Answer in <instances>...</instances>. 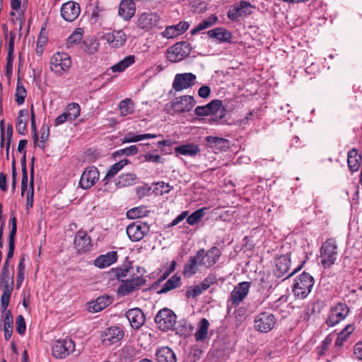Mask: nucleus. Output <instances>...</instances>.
I'll return each mask as SVG.
<instances>
[{
    "label": "nucleus",
    "instance_id": "45",
    "mask_svg": "<svg viewBox=\"0 0 362 362\" xmlns=\"http://www.w3.org/2000/svg\"><path fill=\"white\" fill-rule=\"evenodd\" d=\"M119 108L122 116H127L134 112V104L129 98H126L119 103Z\"/></svg>",
    "mask_w": 362,
    "mask_h": 362
},
{
    "label": "nucleus",
    "instance_id": "61",
    "mask_svg": "<svg viewBox=\"0 0 362 362\" xmlns=\"http://www.w3.org/2000/svg\"><path fill=\"white\" fill-rule=\"evenodd\" d=\"M40 130H41L40 143H45L49 139V127H47L46 125H43L41 127Z\"/></svg>",
    "mask_w": 362,
    "mask_h": 362
},
{
    "label": "nucleus",
    "instance_id": "43",
    "mask_svg": "<svg viewBox=\"0 0 362 362\" xmlns=\"http://www.w3.org/2000/svg\"><path fill=\"white\" fill-rule=\"evenodd\" d=\"M180 280L181 279L179 276L177 274L173 275L165 283L160 290L158 291L157 293L158 294L165 293L174 288H177L180 284Z\"/></svg>",
    "mask_w": 362,
    "mask_h": 362
},
{
    "label": "nucleus",
    "instance_id": "53",
    "mask_svg": "<svg viewBox=\"0 0 362 362\" xmlns=\"http://www.w3.org/2000/svg\"><path fill=\"white\" fill-rule=\"evenodd\" d=\"M24 269H25L24 258H22L18 264V274H17V279H16L17 288H19L21 286L22 283L24 280Z\"/></svg>",
    "mask_w": 362,
    "mask_h": 362
},
{
    "label": "nucleus",
    "instance_id": "42",
    "mask_svg": "<svg viewBox=\"0 0 362 362\" xmlns=\"http://www.w3.org/2000/svg\"><path fill=\"white\" fill-rule=\"evenodd\" d=\"M134 62L135 57L134 55H129L124 57L122 60L119 61L116 64L111 66V69L112 72H122Z\"/></svg>",
    "mask_w": 362,
    "mask_h": 362
},
{
    "label": "nucleus",
    "instance_id": "30",
    "mask_svg": "<svg viewBox=\"0 0 362 362\" xmlns=\"http://www.w3.org/2000/svg\"><path fill=\"white\" fill-rule=\"evenodd\" d=\"M112 302V298L109 296H101L95 300L89 303L88 310L92 313H98L107 307Z\"/></svg>",
    "mask_w": 362,
    "mask_h": 362
},
{
    "label": "nucleus",
    "instance_id": "38",
    "mask_svg": "<svg viewBox=\"0 0 362 362\" xmlns=\"http://www.w3.org/2000/svg\"><path fill=\"white\" fill-rule=\"evenodd\" d=\"M136 180V174L132 173H124L119 176L115 185L117 187L122 188L134 185Z\"/></svg>",
    "mask_w": 362,
    "mask_h": 362
},
{
    "label": "nucleus",
    "instance_id": "20",
    "mask_svg": "<svg viewBox=\"0 0 362 362\" xmlns=\"http://www.w3.org/2000/svg\"><path fill=\"white\" fill-rule=\"evenodd\" d=\"M202 254L197 252L195 255L189 257L183 267L182 274L185 277H192L198 272L199 266H203Z\"/></svg>",
    "mask_w": 362,
    "mask_h": 362
},
{
    "label": "nucleus",
    "instance_id": "15",
    "mask_svg": "<svg viewBox=\"0 0 362 362\" xmlns=\"http://www.w3.org/2000/svg\"><path fill=\"white\" fill-rule=\"evenodd\" d=\"M250 286V282L243 281L238 283L234 287L230 296V301L231 303L232 306L236 307L244 300V299L247 297L249 293Z\"/></svg>",
    "mask_w": 362,
    "mask_h": 362
},
{
    "label": "nucleus",
    "instance_id": "58",
    "mask_svg": "<svg viewBox=\"0 0 362 362\" xmlns=\"http://www.w3.org/2000/svg\"><path fill=\"white\" fill-rule=\"evenodd\" d=\"M144 158L146 161L153 162L156 163H162L163 162V159L159 155H153L150 153H146L144 156Z\"/></svg>",
    "mask_w": 362,
    "mask_h": 362
},
{
    "label": "nucleus",
    "instance_id": "5",
    "mask_svg": "<svg viewBox=\"0 0 362 362\" xmlns=\"http://www.w3.org/2000/svg\"><path fill=\"white\" fill-rule=\"evenodd\" d=\"M176 321L175 313L167 308L160 310L155 317V323L158 328L163 332L174 329Z\"/></svg>",
    "mask_w": 362,
    "mask_h": 362
},
{
    "label": "nucleus",
    "instance_id": "35",
    "mask_svg": "<svg viewBox=\"0 0 362 362\" xmlns=\"http://www.w3.org/2000/svg\"><path fill=\"white\" fill-rule=\"evenodd\" d=\"M199 146L194 144L189 143L175 148V152L177 154L194 156L199 152Z\"/></svg>",
    "mask_w": 362,
    "mask_h": 362
},
{
    "label": "nucleus",
    "instance_id": "21",
    "mask_svg": "<svg viewBox=\"0 0 362 362\" xmlns=\"http://www.w3.org/2000/svg\"><path fill=\"white\" fill-rule=\"evenodd\" d=\"M197 252L202 253V256L203 257V260H202V263L203 264V266L206 268L213 267L218 262L221 255V251L217 247H212L207 251L202 248Z\"/></svg>",
    "mask_w": 362,
    "mask_h": 362
},
{
    "label": "nucleus",
    "instance_id": "60",
    "mask_svg": "<svg viewBox=\"0 0 362 362\" xmlns=\"http://www.w3.org/2000/svg\"><path fill=\"white\" fill-rule=\"evenodd\" d=\"M203 292L204 290H202L200 286L198 284L194 286L191 290L187 291V293L188 296L195 298L201 295Z\"/></svg>",
    "mask_w": 362,
    "mask_h": 362
},
{
    "label": "nucleus",
    "instance_id": "62",
    "mask_svg": "<svg viewBox=\"0 0 362 362\" xmlns=\"http://www.w3.org/2000/svg\"><path fill=\"white\" fill-rule=\"evenodd\" d=\"M211 93V89L208 86H202L198 90V95L202 98H206Z\"/></svg>",
    "mask_w": 362,
    "mask_h": 362
},
{
    "label": "nucleus",
    "instance_id": "11",
    "mask_svg": "<svg viewBox=\"0 0 362 362\" xmlns=\"http://www.w3.org/2000/svg\"><path fill=\"white\" fill-rule=\"evenodd\" d=\"M149 231V225L141 221H136L129 224L126 229L129 238L133 242L141 240L148 234Z\"/></svg>",
    "mask_w": 362,
    "mask_h": 362
},
{
    "label": "nucleus",
    "instance_id": "4",
    "mask_svg": "<svg viewBox=\"0 0 362 362\" xmlns=\"http://www.w3.org/2000/svg\"><path fill=\"white\" fill-rule=\"evenodd\" d=\"M71 66V57L65 52L55 53L49 61L51 71L57 76H62L64 74L68 72Z\"/></svg>",
    "mask_w": 362,
    "mask_h": 362
},
{
    "label": "nucleus",
    "instance_id": "55",
    "mask_svg": "<svg viewBox=\"0 0 362 362\" xmlns=\"http://www.w3.org/2000/svg\"><path fill=\"white\" fill-rule=\"evenodd\" d=\"M32 177V180L30 182V189L27 193L26 196V206L27 208L33 207V194H34V182Z\"/></svg>",
    "mask_w": 362,
    "mask_h": 362
},
{
    "label": "nucleus",
    "instance_id": "64",
    "mask_svg": "<svg viewBox=\"0 0 362 362\" xmlns=\"http://www.w3.org/2000/svg\"><path fill=\"white\" fill-rule=\"evenodd\" d=\"M208 28H209V24L206 22H205V21H203L191 30V34L195 35L198 33L199 31L206 29Z\"/></svg>",
    "mask_w": 362,
    "mask_h": 362
},
{
    "label": "nucleus",
    "instance_id": "18",
    "mask_svg": "<svg viewBox=\"0 0 362 362\" xmlns=\"http://www.w3.org/2000/svg\"><path fill=\"white\" fill-rule=\"evenodd\" d=\"M124 337V331L117 326L107 328L101 334L103 344L109 346L119 341Z\"/></svg>",
    "mask_w": 362,
    "mask_h": 362
},
{
    "label": "nucleus",
    "instance_id": "31",
    "mask_svg": "<svg viewBox=\"0 0 362 362\" xmlns=\"http://www.w3.org/2000/svg\"><path fill=\"white\" fill-rule=\"evenodd\" d=\"M117 259V253L110 251L105 255H100L95 259V265L98 268H105L115 263Z\"/></svg>",
    "mask_w": 362,
    "mask_h": 362
},
{
    "label": "nucleus",
    "instance_id": "8",
    "mask_svg": "<svg viewBox=\"0 0 362 362\" xmlns=\"http://www.w3.org/2000/svg\"><path fill=\"white\" fill-rule=\"evenodd\" d=\"M75 350V343L69 338L55 341L52 347V355L56 358H64Z\"/></svg>",
    "mask_w": 362,
    "mask_h": 362
},
{
    "label": "nucleus",
    "instance_id": "40",
    "mask_svg": "<svg viewBox=\"0 0 362 362\" xmlns=\"http://www.w3.org/2000/svg\"><path fill=\"white\" fill-rule=\"evenodd\" d=\"M209 322L206 318H202L197 327V329L194 334L195 340L197 341H203L207 336Z\"/></svg>",
    "mask_w": 362,
    "mask_h": 362
},
{
    "label": "nucleus",
    "instance_id": "39",
    "mask_svg": "<svg viewBox=\"0 0 362 362\" xmlns=\"http://www.w3.org/2000/svg\"><path fill=\"white\" fill-rule=\"evenodd\" d=\"M2 310L5 312L4 319V338L6 340H9L13 333V317L10 310H4L3 308Z\"/></svg>",
    "mask_w": 362,
    "mask_h": 362
},
{
    "label": "nucleus",
    "instance_id": "26",
    "mask_svg": "<svg viewBox=\"0 0 362 362\" xmlns=\"http://www.w3.org/2000/svg\"><path fill=\"white\" fill-rule=\"evenodd\" d=\"M136 13V4L132 0H121L118 15L124 21H130Z\"/></svg>",
    "mask_w": 362,
    "mask_h": 362
},
{
    "label": "nucleus",
    "instance_id": "13",
    "mask_svg": "<svg viewBox=\"0 0 362 362\" xmlns=\"http://www.w3.org/2000/svg\"><path fill=\"white\" fill-rule=\"evenodd\" d=\"M197 83V76L192 73L177 74L173 82L175 91H182L192 88Z\"/></svg>",
    "mask_w": 362,
    "mask_h": 362
},
{
    "label": "nucleus",
    "instance_id": "36",
    "mask_svg": "<svg viewBox=\"0 0 362 362\" xmlns=\"http://www.w3.org/2000/svg\"><path fill=\"white\" fill-rule=\"evenodd\" d=\"M112 276H115L119 281H122L126 279H129L134 275V269L131 266H124L112 269Z\"/></svg>",
    "mask_w": 362,
    "mask_h": 362
},
{
    "label": "nucleus",
    "instance_id": "56",
    "mask_svg": "<svg viewBox=\"0 0 362 362\" xmlns=\"http://www.w3.org/2000/svg\"><path fill=\"white\" fill-rule=\"evenodd\" d=\"M6 134H7V139H6V158L8 159L9 158V148L12 139V135H13V127L11 124H8L6 129Z\"/></svg>",
    "mask_w": 362,
    "mask_h": 362
},
{
    "label": "nucleus",
    "instance_id": "24",
    "mask_svg": "<svg viewBox=\"0 0 362 362\" xmlns=\"http://www.w3.org/2000/svg\"><path fill=\"white\" fill-rule=\"evenodd\" d=\"M74 245L78 252H86L92 247L91 239L86 231L79 230L76 233Z\"/></svg>",
    "mask_w": 362,
    "mask_h": 362
},
{
    "label": "nucleus",
    "instance_id": "28",
    "mask_svg": "<svg viewBox=\"0 0 362 362\" xmlns=\"http://www.w3.org/2000/svg\"><path fill=\"white\" fill-rule=\"evenodd\" d=\"M272 314L264 312L259 314L255 321V327L262 332H268L272 329Z\"/></svg>",
    "mask_w": 362,
    "mask_h": 362
},
{
    "label": "nucleus",
    "instance_id": "47",
    "mask_svg": "<svg viewBox=\"0 0 362 362\" xmlns=\"http://www.w3.org/2000/svg\"><path fill=\"white\" fill-rule=\"evenodd\" d=\"M148 212L146 206H139L129 210L127 216L130 219H136L147 216Z\"/></svg>",
    "mask_w": 362,
    "mask_h": 362
},
{
    "label": "nucleus",
    "instance_id": "29",
    "mask_svg": "<svg viewBox=\"0 0 362 362\" xmlns=\"http://www.w3.org/2000/svg\"><path fill=\"white\" fill-rule=\"evenodd\" d=\"M207 35L209 37L216 39L218 42H228L232 38L231 33L222 27L209 30L207 32Z\"/></svg>",
    "mask_w": 362,
    "mask_h": 362
},
{
    "label": "nucleus",
    "instance_id": "12",
    "mask_svg": "<svg viewBox=\"0 0 362 362\" xmlns=\"http://www.w3.org/2000/svg\"><path fill=\"white\" fill-rule=\"evenodd\" d=\"M349 313V308L345 303H338L334 308H332L328 318L326 320V324L329 327H334L341 321L344 320Z\"/></svg>",
    "mask_w": 362,
    "mask_h": 362
},
{
    "label": "nucleus",
    "instance_id": "49",
    "mask_svg": "<svg viewBox=\"0 0 362 362\" xmlns=\"http://www.w3.org/2000/svg\"><path fill=\"white\" fill-rule=\"evenodd\" d=\"M205 208L199 209L194 212H193L191 215H189L187 218V222L188 224L193 226L197 223L204 216Z\"/></svg>",
    "mask_w": 362,
    "mask_h": 362
},
{
    "label": "nucleus",
    "instance_id": "34",
    "mask_svg": "<svg viewBox=\"0 0 362 362\" xmlns=\"http://www.w3.org/2000/svg\"><path fill=\"white\" fill-rule=\"evenodd\" d=\"M158 362H176L175 353L168 347H162L156 352Z\"/></svg>",
    "mask_w": 362,
    "mask_h": 362
},
{
    "label": "nucleus",
    "instance_id": "54",
    "mask_svg": "<svg viewBox=\"0 0 362 362\" xmlns=\"http://www.w3.org/2000/svg\"><path fill=\"white\" fill-rule=\"evenodd\" d=\"M16 329L17 332L21 335H23L25 332L26 325L25 319L22 315H19L16 317Z\"/></svg>",
    "mask_w": 362,
    "mask_h": 362
},
{
    "label": "nucleus",
    "instance_id": "6",
    "mask_svg": "<svg viewBox=\"0 0 362 362\" xmlns=\"http://www.w3.org/2000/svg\"><path fill=\"white\" fill-rule=\"evenodd\" d=\"M337 256V242L333 238L327 240L320 248L321 264L324 267L334 264Z\"/></svg>",
    "mask_w": 362,
    "mask_h": 362
},
{
    "label": "nucleus",
    "instance_id": "9",
    "mask_svg": "<svg viewBox=\"0 0 362 362\" xmlns=\"http://www.w3.org/2000/svg\"><path fill=\"white\" fill-rule=\"evenodd\" d=\"M190 52L191 47L189 42H179L168 49V59L172 62H177L187 57Z\"/></svg>",
    "mask_w": 362,
    "mask_h": 362
},
{
    "label": "nucleus",
    "instance_id": "23",
    "mask_svg": "<svg viewBox=\"0 0 362 362\" xmlns=\"http://www.w3.org/2000/svg\"><path fill=\"white\" fill-rule=\"evenodd\" d=\"M290 264L291 259L288 254L276 257L275 268L273 269L274 274L277 278L284 276L288 272Z\"/></svg>",
    "mask_w": 362,
    "mask_h": 362
},
{
    "label": "nucleus",
    "instance_id": "7",
    "mask_svg": "<svg viewBox=\"0 0 362 362\" xmlns=\"http://www.w3.org/2000/svg\"><path fill=\"white\" fill-rule=\"evenodd\" d=\"M195 103L193 96L185 95L175 98L165 105V109L168 111L173 110L177 113L187 112L194 107Z\"/></svg>",
    "mask_w": 362,
    "mask_h": 362
},
{
    "label": "nucleus",
    "instance_id": "50",
    "mask_svg": "<svg viewBox=\"0 0 362 362\" xmlns=\"http://www.w3.org/2000/svg\"><path fill=\"white\" fill-rule=\"evenodd\" d=\"M138 147L136 145L130 146L127 148L119 149L114 153L115 156L126 155L127 156L136 155L138 153Z\"/></svg>",
    "mask_w": 362,
    "mask_h": 362
},
{
    "label": "nucleus",
    "instance_id": "27",
    "mask_svg": "<svg viewBox=\"0 0 362 362\" xmlns=\"http://www.w3.org/2000/svg\"><path fill=\"white\" fill-rule=\"evenodd\" d=\"M189 27V23L186 21H181L177 25L167 26L165 30L161 33V35L163 37L167 39L174 38L183 34L188 30Z\"/></svg>",
    "mask_w": 362,
    "mask_h": 362
},
{
    "label": "nucleus",
    "instance_id": "19",
    "mask_svg": "<svg viewBox=\"0 0 362 362\" xmlns=\"http://www.w3.org/2000/svg\"><path fill=\"white\" fill-rule=\"evenodd\" d=\"M80 12L79 4L72 1L63 4L60 9L62 17L68 22L74 21L78 17Z\"/></svg>",
    "mask_w": 362,
    "mask_h": 362
},
{
    "label": "nucleus",
    "instance_id": "37",
    "mask_svg": "<svg viewBox=\"0 0 362 362\" xmlns=\"http://www.w3.org/2000/svg\"><path fill=\"white\" fill-rule=\"evenodd\" d=\"M361 157L358 154L356 148H353L348 153L347 163L349 170L351 172H356L359 169L361 165L360 160Z\"/></svg>",
    "mask_w": 362,
    "mask_h": 362
},
{
    "label": "nucleus",
    "instance_id": "52",
    "mask_svg": "<svg viewBox=\"0 0 362 362\" xmlns=\"http://www.w3.org/2000/svg\"><path fill=\"white\" fill-rule=\"evenodd\" d=\"M217 278L216 275L210 274L199 284L204 291L207 290L211 285L216 284Z\"/></svg>",
    "mask_w": 362,
    "mask_h": 362
},
{
    "label": "nucleus",
    "instance_id": "14",
    "mask_svg": "<svg viewBox=\"0 0 362 362\" xmlns=\"http://www.w3.org/2000/svg\"><path fill=\"white\" fill-rule=\"evenodd\" d=\"M160 20V18L157 13L144 12L139 16L136 24L139 28L148 32L156 27Z\"/></svg>",
    "mask_w": 362,
    "mask_h": 362
},
{
    "label": "nucleus",
    "instance_id": "59",
    "mask_svg": "<svg viewBox=\"0 0 362 362\" xmlns=\"http://www.w3.org/2000/svg\"><path fill=\"white\" fill-rule=\"evenodd\" d=\"M66 121L71 122L72 120L69 119V117L68 114L66 112H64L62 114H61L60 115H59L55 119V120H54V125L55 126H59L60 124H64Z\"/></svg>",
    "mask_w": 362,
    "mask_h": 362
},
{
    "label": "nucleus",
    "instance_id": "10",
    "mask_svg": "<svg viewBox=\"0 0 362 362\" xmlns=\"http://www.w3.org/2000/svg\"><path fill=\"white\" fill-rule=\"evenodd\" d=\"M146 282L142 276H132L121 281L117 288V294L120 296H128L130 293L138 291Z\"/></svg>",
    "mask_w": 362,
    "mask_h": 362
},
{
    "label": "nucleus",
    "instance_id": "51",
    "mask_svg": "<svg viewBox=\"0 0 362 362\" xmlns=\"http://www.w3.org/2000/svg\"><path fill=\"white\" fill-rule=\"evenodd\" d=\"M10 223L11 228L9 233L8 243L15 244L16 234L17 232V220L14 216H11Z\"/></svg>",
    "mask_w": 362,
    "mask_h": 362
},
{
    "label": "nucleus",
    "instance_id": "32",
    "mask_svg": "<svg viewBox=\"0 0 362 362\" xmlns=\"http://www.w3.org/2000/svg\"><path fill=\"white\" fill-rule=\"evenodd\" d=\"M206 141L214 151H226L228 148L229 141L226 139L209 136L206 138Z\"/></svg>",
    "mask_w": 362,
    "mask_h": 362
},
{
    "label": "nucleus",
    "instance_id": "22",
    "mask_svg": "<svg viewBox=\"0 0 362 362\" xmlns=\"http://www.w3.org/2000/svg\"><path fill=\"white\" fill-rule=\"evenodd\" d=\"M103 38L110 47L114 48L123 47L127 39L126 34L122 30H114L111 33H105L103 36Z\"/></svg>",
    "mask_w": 362,
    "mask_h": 362
},
{
    "label": "nucleus",
    "instance_id": "3",
    "mask_svg": "<svg viewBox=\"0 0 362 362\" xmlns=\"http://www.w3.org/2000/svg\"><path fill=\"white\" fill-rule=\"evenodd\" d=\"M194 113L198 117L213 115L218 119H221L226 115V108L220 100H213L209 103L203 106H197Z\"/></svg>",
    "mask_w": 362,
    "mask_h": 362
},
{
    "label": "nucleus",
    "instance_id": "57",
    "mask_svg": "<svg viewBox=\"0 0 362 362\" xmlns=\"http://www.w3.org/2000/svg\"><path fill=\"white\" fill-rule=\"evenodd\" d=\"M141 141L140 134L139 135H134L133 133L129 132L122 139V143L126 144V143H131V142H137Z\"/></svg>",
    "mask_w": 362,
    "mask_h": 362
},
{
    "label": "nucleus",
    "instance_id": "33",
    "mask_svg": "<svg viewBox=\"0 0 362 362\" xmlns=\"http://www.w3.org/2000/svg\"><path fill=\"white\" fill-rule=\"evenodd\" d=\"M28 115V111L27 110H21L18 112L16 129L19 134L25 135L28 132L27 124Z\"/></svg>",
    "mask_w": 362,
    "mask_h": 362
},
{
    "label": "nucleus",
    "instance_id": "1",
    "mask_svg": "<svg viewBox=\"0 0 362 362\" xmlns=\"http://www.w3.org/2000/svg\"><path fill=\"white\" fill-rule=\"evenodd\" d=\"M15 244L8 243V251L6 261L0 273V289L2 291L1 296V307L4 310L7 309L10 298L14 287V269L9 268V262L13 257Z\"/></svg>",
    "mask_w": 362,
    "mask_h": 362
},
{
    "label": "nucleus",
    "instance_id": "44",
    "mask_svg": "<svg viewBox=\"0 0 362 362\" xmlns=\"http://www.w3.org/2000/svg\"><path fill=\"white\" fill-rule=\"evenodd\" d=\"M83 30L81 28H76L71 35L67 38L66 47H71L78 44L83 38Z\"/></svg>",
    "mask_w": 362,
    "mask_h": 362
},
{
    "label": "nucleus",
    "instance_id": "17",
    "mask_svg": "<svg viewBox=\"0 0 362 362\" xmlns=\"http://www.w3.org/2000/svg\"><path fill=\"white\" fill-rule=\"evenodd\" d=\"M253 6L250 2L240 1L234 4L228 11V18L231 21H237L243 16H247L252 13Z\"/></svg>",
    "mask_w": 362,
    "mask_h": 362
},
{
    "label": "nucleus",
    "instance_id": "25",
    "mask_svg": "<svg viewBox=\"0 0 362 362\" xmlns=\"http://www.w3.org/2000/svg\"><path fill=\"white\" fill-rule=\"evenodd\" d=\"M126 317L132 327L135 329L140 328L144 324L146 320L144 313L138 308L129 310L126 313Z\"/></svg>",
    "mask_w": 362,
    "mask_h": 362
},
{
    "label": "nucleus",
    "instance_id": "16",
    "mask_svg": "<svg viewBox=\"0 0 362 362\" xmlns=\"http://www.w3.org/2000/svg\"><path fill=\"white\" fill-rule=\"evenodd\" d=\"M100 173L97 168L95 166H90L83 170L80 181L79 185L84 189H88L92 187L99 180Z\"/></svg>",
    "mask_w": 362,
    "mask_h": 362
},
{
    "label": "nucleus",
    "instance_id": "2",
    "mask_svg": "<svg viewBox=\"0 0 362 362\" xmlns=\"http://www.w3.org/2000/svg\"><path fill=\"white\" fill-rule=\"evenodd\" d=\"M314 284V278L307 272H303L296 276L292 287L295 297L305 299L311 292Z\"/></svg>",
    "mask_w": 362,
    "mask_h": 362
},
{
    "label": "nucleus",
    "instance_id": "48",
    "mask_svg": "<svg viewBox=\"0 0 362 362\" xmlns=\"http://www.w3.org/2000/svg\"><path fill=\"white\" fill-rule=\"evenodd\" d=\"M65 112L68 114L69 119L74 121L80 115L81 108L78 103H72L67 105Z\"/></svg>",
    "mask_w": 362,
    "mask_h": 362
},
{
    "label": "nucleus",
    "instance_id": "41",
    "mask_svg": "<svg viewBox=\"0 0 362 362\" xmlns=\"http://www.w3.org/2000/svg\"><path fill=\"white\" fill-rule=\"evenodd\" d=\"M128 163L129 160L127 159H123L112 165L103 179L105 185L107 184L109 180L115 177Z\"/></svg>",
    "mask_w": 362,
    "mask_h": 362
},
{
    "label": "nucleus",
    "instance_id": "63",
    "mask_svg": "<svg viewBox=\"0 0 362 362\" xmlns=\"http://www.w3.org/2000/svg\"><path fill=\"white\" fill-rule=\"evenodd\" d=\"M13 63V53L8 52L7 62H6V74H10L12 73Z\"/></svg>",
    "mask_w": 362,
    "mask_h": 362
},
{
    "label": "nucleus",
    "instance_id": "46",
    "mask_svg": "<svg viewBox=\"0 0 362 362\" xmlns=\"http://www.w3.org/2000/svg\"><path fill=\"white\" fill-rule=\"evenodd\" d=\"M27 95V92L22 82L18 78L17 81L16 93H15V100L18 105H21L25 102V98Z\"/></svg>",
    "mask_w": 362,
    "mask_h": 362
}]
</instances>
